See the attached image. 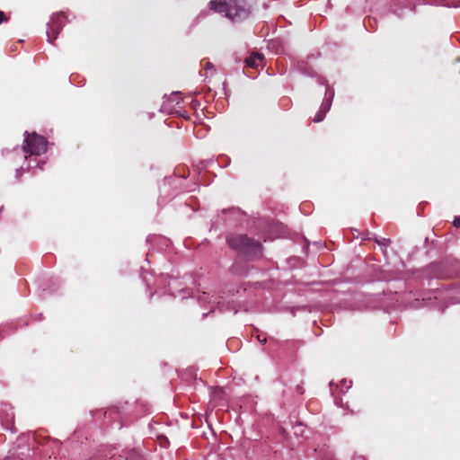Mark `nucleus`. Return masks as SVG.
<instances>
[{
  "mask_svg": "<svg viewBox=\"0 0 460 460\" xmlns=\"http://www.w3.org/2000/svg\"><path fill=\"white\" fill-rule=\"evenodd\" d=\"M262 55L255 53L245 59V64L248 67L257 68L262 63Z\"/></svg>",
  "mask_w": 460,
  "mask_h": 460,
  "instance_id": "nucleus-5",
  "label": "nucleus"
},
{
  "mask_svg": "<svg viewBox=\"0 0 460 460\" xmlns=\"http://www.w3.org/2000/svg\"><path fill=\"white\" fill-rule=\"evenodd\" d=\"M323 117H324V111H319L314 118V121L320 122L323 119Z\"/></svg>",
  "mask_w": 460,
  "mask_h": 460,
  "instance_id": "nucleus-6",
  "label": "nucleus"
},
{
  "mask_svg": "<svg viewBox=\"0 0 460 460\" xmlns=\"http://www.w3.org/2000/svg\"><path fill=\"white\" fill-rule=\"evenodd\" d=\"M360 410H361V409H360V407H358V408H357V409H350V412H351L352 414H355V413L359 412V411H360Z\"/></svg>",
  "mask_w": 460,
  "mask_h": 460,
  "instance_id": "nucleus-10",
  "label": "nucleus"
},
{
  "mask_svg": "<svg viewBox=\"0 0 460 460\" xmlns=\"http://www.w3.org/2000/svg\"><path fill=\"white\" fill-rule=\"evenodd\" d=\"M3 209H4V207L0 206V213L3 211Z\"/></svg>",
  "mask_w": 460,
  "mask_h": 460,
  "instance_id": "nucleus-11",
  "label": "nucleus"
},
{
  "mask_svg": "<svg viewBox=\"0 0 460 460\" xmlns=\"http://www.w3.org/2000/svg\"><path fill=\"white\" fill-rule=\"evenodd\" d=\"M258 339L260 341H262V339H261V336H258Z\"/></svg>",
  "mask_w": 460,
  "mask_h": 460,
  "instance_id": "nucleus-12",
  "label": "nucleus"
},
{
  "mask_svg": "<svg viewBox=\"0 0 460 460\" xmlns=\"http://www.w3.org/2000/svg\"><path fill=\"white\" fill-rule=\"evenodd\" d=\"M210 8L225 15L234 22L246 19L251 11L245 0H214L210 2Z\"/></svg>",
  "mask_w": 460,
  "mask_h": 460,
  "instance_id": "nucleus-1",
  "label": "nucleus"
},
{
  "mask_svg": "<svg viewBox=\"0 0 460 460\" xmlns=\"http://www.w3.org/2000/svg\"><path fill=\"white\" fill-rule=\"evenodd\" d=\"M25 158L27 155H40L47 151V140L37 133H27L23 142Z\"/></svg>",
  "mask_w": 460,
  "mask_h": 460,
  "instance_id": "nucleus-3",
  "label": "nucleus"
},
{
  "mask_svg": "<svg viewBox=\"0 0 460 460\" xmlns=\"http://www.w3.org/2000/svg\"><path fill=\"white\" fill-rule=\"evenodd\" d=\"M258 339L260 341H262V339H261V336H258Z\"/></svg>",
  "mask_w": 460,
  "mask_h": 460,
  "instance_id": "nucleus-13",
  "label": "nucleus"
},
{
  "mask_svg": "<svg viewBox=\"0 0 460 460\" xmlns=\"http://www.w3.org/2000/svg\"><path fill=\"white\" fill-rule=\"evenodd\" d=\"M454 226L456 227H460V217H457L454 219V222H453Z\"/></svg>",
  "mask_w": 460,
  "mask_h": 460,
  "instance_id": "nucleus-8",
  "label": "nucleus"
},
{
  "mask_svg": "<svg viewBox=\"0 0 460 460\" xmlns=\"http://www.w3.org/2000/svg\"><path fill=\"white\" fill-rule=\"evenodd\" d=\"M376 242L379 244V245H382L384 247H386L390 243L391 241L389 239H382V241H379V240H376Z\"/></svg>",
  "mask_w": 460,
  "mask_h": 460,
  "instance_id": "nucleus-7",
  "label": "nucleus"
},
{
  "mask_svg": "<svg viewBox=\"0 0 460 460\" xmlns=\"http://www.w3.org/2000/svg\"><path fill=\"white\" fill-rule=\"evenodd\" d=\"M227 243L231 248L246 256L256 257L261 254L262 246L261 243L249 238L245 234L228 237Z\"/></svg>",
  "mask_w": 460,
  "mask_h": 460,
  "instance_id": "nucleus-2",
  "label": "nucleus"
},
{
  "mask_svg": "<svg viewBox=\"0 0 460 460\" xmlns=\"http://www.w3.org/2000/svg\"><path fill=\"white\" fill-rule=\"evenodd\" d=\"M66 16L63 13H58L51 16L49 22L48 23L47 36L48 40L50 43L58 38L59 32L63 29L65 24Z\"/></svg>",
  "mask_w": 460,
  "mask_h": 460,
  "instance_id": "nucleus-4",
  "label": "nucleus"
},
{
  "mask_svg": "<svg viewBox=\"0 0 460 460\" xmlns=\"http://www.w3.org/2000/svg\"><path fill=\"white\" fill-rule=\"evenodd\" d=\"M7 21V18L5 17V14L3 11H0V24L4 22Z\"/></svg>",
  "mask_w": 460,
  "mask_h": 460,
  "instance_id": "nucleus-9",
  "label": "nucleus"
}]
</instances>
